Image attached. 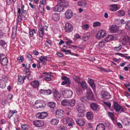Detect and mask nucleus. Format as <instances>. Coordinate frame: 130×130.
<instances>
[{
  "mask_svg": "<svg viewBox=\"0 0 130 130\" xmlns=\"http://www.w3.org/2000/svg\"><path fill=\"white\" fill-rule=\"evenodd\" d=\"M106 35V32L103 29L100 30L95 35V38L98 39L103 38Z\"/></svg>",
  "mask_w": 130,
  "mask_h": 130,
  "instance_id": "nucleus-1",
  "label": "nucleus"
},
{
  "mask_svg": "<svg viewBox=\"0 0 130 130\" xmlns=\"http://www.w3.org/2000/svg\"><path fill=\"white\" fill-rule=\"evenodd\" d=\"M61 92L64 98H69L73 94L72 91L70 90H63Z\"/></svg>",
  "mask_w": 130,
  "mask_h": 130,
  "instance_id": "nucleus-2",
  "label": "nucleus"
},
{
  "mask_svg": "<svg viewBox=\"0 0 130 130\" xmlns=\"http://www.w3.org/2000/svg\"><path fill=\"white\" fill-rule=\"evenodd\" d=\"M45 103L44 102L40 100L36 101L34 104L35 107L37 108H44L45 106Z\"/></svg>",
  "mask_w": 130,
  "mask_h": 130,
  "instance_id": "nucleus-3",
  "label": "nucleus"
},
{
  "mask_svg": "<svg viewBox=\"0 0 130 130\" xmlns=\"http://www.w3.org/2000/svg\"><path fill=\"white\" fill-rule=\"evenodd\" d=\"M7 80V77L5 75H3L1 79H0V87L2 88H4L6 86V83Z\"/></svg>",
  "mask_w": 130,
  "mask_h": 130,
  "instance_id": "nucleus-4",
  "label": "nucleus"
},
{
  "mask_svg": "<svg viewBox=\"0 0 130 130\" xmlns=\"http://www.w3.org/2000/svg\"><path fill=\"white\" fill-rule=\"evenodd\" d=\"M77 111L78 112V117H82L83 116V113L85 111L84 105H81L78 108Z\"/></svg>",
  "mask_w": 130,
  "mask_h": 130,
  "instance_id": "nucleus-5",
  "label": "nucleus"
},
{
  "mask_svg": "<svg viewBox=\"0 0 130 130\" xmlns=\"http://www.w3.org/2000/svg\"><path fill=\"white\" fill-rule=\"evenodd\" d=\"M114 107L117 112H123L124 111V107L122 106H120L116 103H115Z\"/></svg>",
  "mask_w": 130,
  "mask_h": 130,
  "instance_id": "nucleus-6",
  "label": "nucleus"
},
{
  "mask_svg": "<svg viewBox=\"0 0 130 130\" xmlns=\"http://www.w3.org/2000/svg\"><path fill=\"white\" fill-rule=\"evenodd\" d=\"M47 27L46 26H44L43 27H39L38 29V32L39 35L41 37H42L44 34V32L45 31H47Z\"/></svg>",
  "mask_w": 130,
  "mask_h": 130,
  "instance_id": "nucleus-7",
  "label": "nucleus"
},
{
  "mask_svg": "<svg viewBox=\"0 0 130 130\" xmlns=\"http://www.w3.org/2000/svg\"><path fill=\"white\" fill-rule=\"evenodd\" d=\"M73 27L71 24L68 23H66L64 27V30L66 32H70L73 30Z\"/></svg>",
  "mask_w": 130,
  "mask_h": 130,
  "instance_id": "nucleus-8",
  "label": "nucleus"
},
{
  "mask_svg": "<svg viewBox=\"0 0 130 130\" xmlns=\"http://www.w3.org/2000/svg\"><path fill=\"white\" fill-rule=\"evenodd\" d=\"M47 115V112H39L36 114V117L39 119H43Z\"/></svg>",
  "mask_w": 130,
  "mask_h": 130,
  "instance_id": "nucleus-9",
  "label": "nucleus"
},
{
  "mask_svg": "<svg viewBox=\"0 0 130 130\" xmlns=\"http://www.w3.org/2000/svg\"><path fill=\"white\" fill-rule=\"evenodd\" d=\"M87 98V99L91 100L93 98V94L90 88L86 90Z\"/></svg>",
  "mask_w": 130,
  "mask_h": 130,
  "instance_id": "nucleus-10",
  "label": "nucleus"
},
{
  "mask_svg": "<svg viewBox=\"0 0 130 130\" xmlns=\"http://www.w3.org/2000/svg\"><path fill=\"white\" fill-rule=\"evenodd\" d=\"M61 79L63 80L61 84L62 85H64L66 84H70L71 83L70 79L65 76H62L61 77Z\"/></svg>",
  "mask_w": 130,
  "mask_h": 130,
  "instance_id": "nucleus-11",
  "label": "nucleus"
},
{
  "mask_svg": "<svg viewBox=\"0 0 130 130\" xmlns=\"http://www.w3.org/2000/svg\"><path fill=\"white\" fill-rule=\"evenodd\" d=\"M34 125L36 126L41 127L43 126L44 123L41 120H36L33 121Z\"/></svg>",
  "mask_w": 130,
  "mask_h": 130,
  "instance_id": "nucleus-12",
  "label": "nucleus"
},
{
  "mask_svg": "<svg viewBox=\"0 0 130 130\" xmlns=\"http://www.w3.org/2000/svg\"><path fill=\"white\" fill-rule=\"evenodd\" d=\"M18 79L17 84L18 85L21 84L23 83L24 80L26 79V76H22L21 75H18Z\"/></svg>",
  "mask_w": 130,
  "mask_h": 130,
  "instance_id": "nucleus-13",
  "label": "nucleus"
},
{
  "mask_svg": "<svg viewBox=\"0 0 130 130\" xmlns=\"http://www.w3.org/2000/svg\"><path fill=\"white\" fill-rule=\"evenodd\" d=\"M109 30L111 33H115L119 30V28L116 25L113 24L110 27Z\"/></svg>",
  "mask_w": 130,
  "mask_h": 130,
  "instance_id": "nucleus-14",
  "label": "nucleus"
},
{
  "mask_svg": "<svg viewBox=\"0 0 130 130\" xmlns=\"http://www.w3.org/2000/svg\"><path fill=\"white\" fill-rule=\"evenodd\" d=\"M63 111L61 109L57 110L56 112V117L59 118H62L63 116Z\"/></svg>",
  "mask_w": 130,
  "mask_h": 130,
  "instance_id": "nucleus-15",
  "label": "nucleus"
},
{
  "mask_svg": "<svg viewBox=\"0 0 130 130\" xmlns=\"http://www.w3.org/2000/svg\"><path fill=\"white\" fill-rule=\"evenodd\" d=\"M73 14V12L70 10H68L66 12L65 14V17L68 19L71 18Z\"/></svg>",
  "mask_w": 130,
  "mask_h": 130,
  "instance_id": "nucleus-16",
  "label": "nucleus"
},
{
  "mask_svg": "<svg viewBox=\"0 0 130 130\" xmlns=\"http://www.w3.org/2000/svg\"><path fill=\"white\" fill-rule=\"evenodd\" d=\"M76 122L78 125L80 126H84L86 122L85 121L84 119L80 118L77 120Z\"/></svg>",
  "mask_w": 130,
  "mask_h": 130,
  "instance_id": "nucleus-17",
  "label": "nucleus"
},
{
  "mask_svg": "<svg viewBox=\"0 0 130 130\" xmlns=\"http://www.w3.org/2000/svg\"><path fill=\"white\" fill-rule=\"evenodd\" d=\"M110 10L112 11H115L118 10L119 8L117 4H112L109 6Z\"/></svg>",
  "mask_w": 130,
  "mask_h": 130,
  "instance_id": "nucleus-18",
  "label": "nucleus"
},
{
  "mask_svg": "<svg viewBox=\"0 0 130 130\" xmlns=\"http://www.w3.org/2000/svg\"><path fill=\"white\" fill-rule=\"evenodd\" d=\"M102 98L104 99H107L110 97V94L106 91L102 92L101 95Z\"/></svg>",
  "mask_w": 130,
  "mask_h": 130,
  "instance_id": "nucleus-19",
  "label": "nucleus"
},
{
  "mask_svg": "<svg viewBox=\"0 0 130 130\" xmlns=\"http://www.w3.org/2000/svg\"><path fill=\"white\" fill-rule=\"evenodd\" d=\"M40 83L39 81L37 80H35L32 81L30 85L34 88H38L39 85Z\"/></svg>",
  "mask_w": 130,
  "mask_h": 130,
  "instance_id": "nucleus-20",
  "label": "nucleus"
},
{
  "mask_svg": "<svg viewBox=\"0 0 130 130\" xmlns=\"http://www.w3.org/2000/svg\"><path fill=\"white\" fill-rule=\"evenodd\" d=\"M114 20L116 24L119 25V26H121V25H120V23L121 24H124L125 23L124 20L123 19H116Z\"/></svg>",
  "mask_w": 130,
  "mask_h": 130,
  "instance_id": "nucleus-21",
  "label": "nucleus"
},
{
  "mask_svg": "<svg viewBox=\"0 0 130 130\" xmlns=\"http://www.w3.org/2000/svg\"><path fill=\"white\" fill-rule=\"evenodd\" d=\"M105 126L102 123H99L97 125L96 130H105Z\"/></svg>",
  "mask_w": 130,
  "mask_h": 130,
  "instance_id": "nucleus-22",
  "label": "nucleus"
},
{
  "mask_svg": "<svg viewBox=\"0 0 130 130\" xmlns=\"http://www.w3.org/2000/svg\"><path fill=\"white\" fill-rule=\"evenodd\" d=\"M117 15L119 17H122L125 14V11L123 10H120L117 12Z\"/></svg>",
  "mask_w": 130,
  "mask_h": 130,
  "instance_id": "nucleus-23",
  "label": "nucleus"
},
{
  "mask_svg": "<svg viewBox=\"0 0 130 130\" xmlns=\"http://www.w3.org/2000/svg\"><path fill=\"white\" fill-rule=\"evenodd\" d=\"M45 74L43 79L47 81H50L51 80V75L49 73H43Z\"/></svg>",
  "mask_w": 130,
  "mask_h": 130,
  "instance_id": "nucleus-24",
  "label": "nucleus"
},
{
  "mask_svg": "<svg viewBox=\"0 0 130 130\" xmlns=\"http://www.w3.org/2000/svg\"><path fill=\"white\" fill-rule=\"evenodd\" d=\"M114 39V37L113 36L111 35H108L107 37L104 39V40L106 42H109L113 40Z\"/></svg>",
  "mask_w": 130,
  "mask_h": 130,
  "instance_id": "nucleus-25",
  "label": "nucleus"
},
{
  "mask_svg": "<svg viewBox=\"0 0 130 130\" xmlns=\"http://www.w3.org/2000/svg\"><path fill=\"white\" fill-rule=\"evenodd\" d=\"M70 122L73 123V120L71 118H70L69 117H66L62 121V122L64 124H67Z\"/></svg>",
  "mask_w": 130,
  "mask_h": 130,
  "instance_id": "nucleus-26",
  "label": "nucleus"
},
{
  "mask_svg": "<svg viewBox=\"0 0 130 130\" xmlns=\"http://www.w3.org/2000/svg\"><path fill=\"white\" fill-rule=\"evenodd\" d=\"M27 65H26L25 68L24 70V72L25 73H28L29 75L27 76V78L28 80H31L32 79L31 77H30V72L28 68H27Z\"/></svg>",
  "mask_w": 130,
  "mask_h": 130,
  "instance_id": "nucleus-27",
  "label": "nucleus"
},
{
  "mask_svg": "<svg viewBox=\"0 0 130 130\" xmlns=\"http://www.w3.org/2000/svg\"><path fill=\"white\" fill-rule=\"evenodd\" d=\"M52 18L53 20L55 21H57L59 19L60 16L58 14L55 13L52 14Z\"/></svg>",
  "mask_w": 130,
  "mask_h": 130,
  "instance_id": "nucleus-28",
  "label": "nucleus"
},
{
  "mask_svg": "<svg viewBox=\"0 0 130 130\" xmlns=\"http://www.w3.org/2000/svg\"><path fill=\"white\" fill-rule=\"evenodd\" d=\"M91 108L94 110H96L98 108V105L96 103H91L90 105Z\"/></svg>",
  "mask_w": 130,
  "mask_h": 130,
  "instance_id": "nucleus-29",
  "label": "nucleus"
},
{
  "mask_svg": "<svg viewBox=\"0 0 130 130\" xmlns=\"http://www.w3.org/2000/svg\"><path fill=\"white\" fill-rule=\"evenodd\" d=\"M59 122V120L56 118L53 119H52L50 121L51 124L53 125H57Z\"/></svg>",
  "mask_w": 130,
  "mask_h": 130,
  "instance_id": "nucleus-30",
  "label": "nucleus"
},
{
  "mask_svg": "<svg viewBox=\"0 0 130 130\" xmlns=\"http://www.w3.org/2000/svg\"><path fill=\"white\" fill-rule=\"evenodd\" d=\"M88 82L92 89H94L95 88V86L93 80L90 79L88 80Z\"/></svg>",
  "mask_w": 130,
  "mask_h": 130,
  "instance_id": "nucleus-31",
  "label": "nucleus"
},
{
  "mask_svg": "<svg viewBox=\"0 0 130 130\" xmlns=\"http://www.w3.org/2000/svg\"><path fill=\"white\" fill-rule=\"evenodd\" d=\"M54 96L55 98L57 100H59L60 97V94H59L58 91H55L53 93Z\"/></svg>",
  "mask_w": 130,
  "mask_h": 130,
  "instance_id": "nucleus-32",
  "label": "nucleus"
},
{
  "mask_svg": "<svg viewBox=\"0 0 130 130\" xmlns=\"http://www.w3.org/2000/svg\"><path fill=\"white\" fill-rule=\"evenodd\" d=\"M1 63L3 66H7L8 63V60L7 58H5L2 60L1 61Z\"/></svg>",
  "mask_w": 130,
  "mask_h": 130,
  "instance_id": "nucleus-33",
  "label": "nucleus"
},
{
  "mask_svg": "<svg viewBox=\"0 0 130 130\" xmlns=\"http://www.w3.org/2000/svg\"><path fill=\"white\" fill-rule=\"evenodd\" d=\"M75 103V101L73 99H71L69 101V105L70 106L73 107Z\"/></svg>",
  "mask_w": 130,
  "mask_h": 130,
  "instance_id": "nucleus-34",
  "label": "nucleus"
},
{
  "mask_svg": "<svg viewBox=\"0 0 130 130\" xmlns=\"http://www.w3.org/2000/svg\"><path fill=\"white\" fill-rule=\"evenodd\" d=\"M17 111L15 110L12 111L10 110L9 112L8 116V118H10L14 113H17Z\"/></svg>",
  "mask_w": 130,
  "mask_h": 130,
  "instance_id": "nucleus-35",
  "label": "nucleus"
},
{
  "mask_svg": "<svg viewBox=\"0 0 130 130\" xmlns=\"http://www.w3.org/2000/svg\"><path fill=\"white\" fill-rule=\"evenodd\" d=\"M87 117L89 119H91L93 118V115L92 113L91 112H88L87 113Z\"/></svg>",
  "mask_w": 130,
  "mask_h": 130,
  "instance_id": "nucleus-36",
  "label": "nucleus"
},
{
  "mask_svg": "<svg viewBox=\"0 0 130 130\" xmlns=\"http://www.w3.org/2000/svg\"><path fill=\"white\" fill-rule=\"evenodd\" d=\"M47 106L51 108H54L56 105V103L53 102H49L47 103Z\"/></svg>",
  "mask_w": 130,
  "mask_h": 130,
  "instance_id": "nucleus-37",
  "label": "nucleus"
},
{
  "mask_svg": "<svg viewBox=\"0 0 130 130\" xmlns=\"http://www.w3.org/2000/svg\"><path fill=\"white\" fill-rule=\"evenodd\" d=\"M48 56H41L39 58V59L41 62L45 61L47 60Z\"/></svg>",
  "mask_w": 130,
  "mask_h": 130,
  "instance_id": "nucleus-38",
  "label": "nucleus"
},
{
  "mask_svg": "<svg viewBox=\"0 0 130 130\" xmlns=\"http://www.w3.org/2000/svg\"><path fill=\"white\" fill-rule=\"evenodd\" d=\"M123 40L125 42H130L129 37L127 36H125L123 39Z\"/></svg>",
  "mask_w": 130,
  "mask_h": 130,
  "instance_id": "nucleus-39",
  "label": "nucleus"
},
{
  "mask_svg": "<svg viewBox=\"0 0 130 130\" xmlns=\"http://www.w3.org/2000/svg\"><path fill=\"white\" fill-rule=\"evenodd\" d=\"M58 7V12H60L62 11L64 9L63 6L60 4H57Z\"/></svg>",
  "mask_w": 130,
  "mask_h": 130,
  "instance_id": "nucleus-40",
  "label": "nucleus"
},
{
  "mask_svg": "<svg viewBox=\"0 0 130 130\" xmlns=\"http://www.w3.org/2000/svg\"><path fill=\"white\" fill-rule=\"evenodd\" d=\"M86 3L84 1H80L77 2L78 5L80 7L83 6V5L86 4Z\"/></svg>",
  "mask_w": 130,
  "mask_h": 130,
  "instance_id": "nucleus-41",
  "label": "nucleus"
},
{
  "mask_svg": "<svg viewBox=\"0 0 130 130\" xmlns=\"http://www.w3.org/2000/svg\"><path fill=\"white\" fill-rule=\"evenodd\" d=\"M61 104L63 106H67L69 105V101L66 100H63L61 102Z\"/></svg>",
  "mask_w": 130,
  "mask_h": 130,
  "instance_id": "nucleus-42",
  "label": "nucleus"
},
{
  "mask_svg": "<svg viewBox=\"0 0 130 130\" xmlns=\"http://www.w3.org/2000/svg\"><path fill=\"white\" fill-rule=\"evenodd\" d=\"M0 45L4 47H6L7 46L6 43L3 40H0Z\"/></svg>",
  "mask_w": 130,
  "mask_h": 130,
  "instance_id": "nucleus-43",
  "label": "nucleus"
},
{
  "mask_svg": "<svg viewBox=\"0 0 130 130\" xmlns=\"http://www.w3.org/2000/svg\"><path fill=\"white\" fill-rule=\"evenodd\" d=\"M81 86L84 89H86L87 88V84L86 82L83 81L80 83Z\"/></svg>",
  "mask_w": 130,
  "mask_h": 130,
  "instance_id": "nucleus-44",
  "label": "nucleus"
},
{
  "mask_svg": "<svg viewBox=\"0 0 130 130\" xmlns=\"http://www.w3.org/2000/svg\"><path fill=\"white\" fill-rule=\"evenodd\" d=\"M89 25L88 24H83L82 26V28L85 30H87L89 28Z\"/></svg>",
  "mask_w": 130,
  "mask_h": 130,
  "instance_id": "nucleus-45",
  "label": "nucleus"
},
{
  "mask_svg": "<svg viewBox=\"0 0 130 130\" xmlns=\"http://www.w3.org/2000/svg\"><path fill=\"white\" fill-rule=\"evenodd\" d=\"M122 46L121 45H119L118 46H116L114 48V50L116 52L119 51L122 48Z\"/></svg>",
  "mask_w": 130,
  "mask_h": 130,
  "instance_id": "nucleus-46",
  "label": "nucleus"
},
{
  "mask_svg": "<svg viewBox=\"0 0 130 130\" xmlns=\"http://www.w3.org/2000/svg\"><path fill=\"white\" fill-rule=\"evenodd\" d=\"M101 23L99 22H94L93 24V26L94 27H97L100 26Z\"/></svg>",
  "mask_w": 130,
  "mask_h": 130,
  "instance_id": "nucleus-47",
  "label": "nucleus"
},
{
  "mask_svg": "<svg viewBox=\"0 0 130 130\" xmlns=\"http://www.w3.org/2000/svg\"><path fill=\"white\" fill-rule=\"evenodd\" d=\"M108 115L111 119L112 120H114L115 118L113 114L112 113L110 112H108Z\"/></svg>",
  "mask_w": 130,
  "mask_h": 130,
  "instance_id": "nucleus-48",
  "label": "nucleus"
},
{
  "mask_svg": "<svg viewBox=\"0 0 130 130\" xmlns=\"http://www.w3.org/2000/svg\"><path fill=\"white\" fill-rule=\"evenodd\" d=\"M105 44V42L103 41H101L99 43V47L101 48L104 47Z\"/></svg>",
  "mask_w": 130,
  "mask_h": 130,
  "instance_id": "nucleus-49",
  "label": "nucleus"
},
{
  "mask_svg": "<svg viewBox=\"0 0 130 130\" xmlns=\"http://www.w3.org/2000/svg\"><path fill=\"white\" fill-rule=\"evenodd\" d=\"M125 28L128 30H130V21H128L126 22Z\"/></svg>",
  "mask_w": 130,
  "mask_h": 130,
  "instance_id": "nucleus-50",
  "label": "nucleus"
},
{
  "mask_svg": "<svg viewBox=\"0 0 130 130\" xmlns=\"http://www.w3.org/2000/svg\"><path fill=\"white\" fill-rule=\"evenodd\" d=\"M24 59L23 56H20L18 58L17 61L18 62L21 63L23 61Z\"/></svg>",
  "mask_w": 130,
  "mask_h": 130,
  "instance_id": "nucleus-51",
  "label": "nucleus"
},
{
  "mask_svg": "<svg viewBox=\"0 0 130 130\" xmlns=\"http://www.w3.org/2000/svg\"><path fill=\"white\" fill-rule=\"evenodd\" d=\"M74 81L78 83H80V78L78 77L74 76L73 77Z\"/></svg>",
  "mask_w": 130,
  "mask_h": 130,
  "instance_id": "nucleus-52",
  "label": "nucleus"
},
{
  "mask_svg": "<svg viewBox=\"0 0 130 130\" xmlns=\"http://www.w3.org/2000/svg\"><path fill=\"white\" fill-rule=\"evenodd\" d=\"M104 105L105 106H106L109 108H111V104L109 102H104Z\"/></svg>",
  "mask_w": 130,
  "mask_h": 130,
  "instance_id": "nucleus-53",
  "label": "nucleus"
},
{
  "mask_svg": "<svg viewBox=\"0 0 130 130\" xmlns=\"http://www.w3.org/2000/svg\"><path fill=\"white\" fill-rule=\"evenodd\" d=\"M21 127L24 130H28V126L26 124L22 125Z\"/></svg>",
  "mask_w": 130,
  "mask_h": 130,
  "instance_id": "nucleus-54",
  "label": "nucleus"
},
{
  "mask_svg": "<svg viewBox=\"0 0 130 130\" xmlns=\"http://www.w3.org/2000/svg\"><path fill=\"white\" fill-rule=\"evenodd\" d=\"M29 34L31 37H32L34 34H36V31L35 29H33L29 31Z\"/></svg>",
  "mask_w": 130,
  "mask_h": 130,
  "instance_id": "nucleus-55",
  "label": "nucleus"
},
{
  "mask_svg": "<svg viewBox=\"0 0 130 130\" xmlns=\"http://www.w3.org/2000/svg\"><path fill=\"white\" fill-rule=\"evenodd\" d=\"M21 13V9L20 8H19L18 9V14H19L18 15V17L20 19H21V16L20 15V13Z\"/></svg>",
  "mask_w": 130,
  "mask_h": 130,
  "instance_id": "nucleus-56",
  "label": "nucleus"
},
{
  "mask_svg": "<svg viewBox=\"0 0 130 130\" xmlns=\"http://www.w3.org/2000/svg\"><path fill=\"white\" fill-rule=\"evenodd\" d=\"M52 93L50 89L45 90V95H48L51 94Z\"/></svg>",
  "mask_w": 130,
  "mask_h": 130,
  "instance_id": "nucleus-57",
  "label": "nucleus"
},
{
  "mask_svg": "<svg viewBox=\"0 0 130 130\" xmlns=\"http://www.w3.org/2000/svg\"><path fill=\"white\" fill-rule=\"evenodd\" d=\"M27 57V59L29 60H31L32 57L31 55L29 54H27L26 55Z\"/></svg>",
  "mask_w": 130,
  "mask_h": 130,
  "instance_id": "nucleus-58",
  "label": "nucleus"
},
{
  "mask_svg": "<svg viewBox=\"0 0 130 130\" xmlns=\"http://www.w3.org/2000/svg\"><path fill=\"white\" fill-rule=\"evenodd\" d=\"M5 58H7L6 57V56L3 54H0V61H1L2 60L4 59Z\"/></svg>",
  "mask_w": 130,
  "mask_h": 130,
  "instance_id": "nucleus-59",
  "label": "nucleus"
},
{
  "mask_svg": "<svg viewBox=\"0 0 130 130\" xmlns=\"http://www.w3.org/2000/svg\"><path fill=\"white\" fill-rule=\"evenodd\" d=\"M58 128L59 129L61 130H67V128L66 127L63 125H61L58 127Z\"/></svg>",
  "mask_w": 130,
  "mask_h": 130,
  "instance_id": "nucleus-60",
  "label": "nucleus"
},
{
  "mask_svg": "<svg viewBox=\"0 0 130 130\" xmlns=\"http://www.w3.org/2000/svg\"><path fill=\"white\" fill-rule=\"evenodd\" d=\"M66 44L68 45H70L72 43V41L71 40H68V41H67L65 42Z\"/></svg>",
  "mask_w": 130,
  "mask_h": 130,
  "instance_id": "nucleus-61",
  "label": "nucleus"
},
{
  "mask_svg": "<svg viewBox=\"0 0 130 130\" xmlns=\"http://www.w3.org/2000/svg\"><path fill=\"white\" fill-rule=\"evenodd\" d=\"M89 37V36H84L83 37V39L84 41H86L88 39Z\"/></svg>",
  "mask_w": 130,
  "mask_h": 130,
  "instance_id": "nucleus-62",
  "label": "nucleus"
},
{
  "mask_svg": "<svg viewBox=\"0 0 130 130\" xmlns=\"http://www.w3.org/2000/svg\"><path fill=\"white\" fill-rule=\"evenodd\" d=\"M53 11L55 12L58 11V7L57 4L53 8Z\"/></svg>",
  "mask_w": 130,
  "mask_h": 130,
  "instance_id": "nucleus-63",
  "label": "nucleus"
},
{
  "mask_svg": "<svg viewBox=\"0 0 130 130\" xmlns=\"http://www.w3.org/2000/svg\"><path fill=\"white\" fill-rule=\"evenodd\" d=\"M40 93L45 95V90H43L41 89L40 90Z\"/></svg>",
  "mask_w": 130,
  "mask_h": 130,
  "instance_id": "nucleus-64",
  "label": "nucleus"
}]
</instances>
